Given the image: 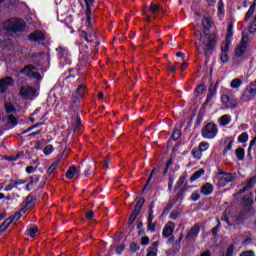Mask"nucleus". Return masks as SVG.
Returning <instances> with one entry per match:
<instances>
[{"label": "nucleus", "instance_id": "nucleus-3", "mask_svg": "<svg viewBox=\"0 0 256 256\" xmlns=\"http://www.w3.org/2000/svg\"><path fill=\"white\" fill-rule=\"evenodd\" d=\"M24 27L25 21H23V19L17 18H11L7 20L3 25L5 31H22Z\"/></svg>", "mask_w": 256, "mask_h": 256}, {"label": "nucleus", "instance_id": "nucleus-17", "mask_svg": "<svg viewBox=\"0 0 256 256\" xmlns=\"http://www.w3.org/2000/svg\"><path fill=\"white\" fill-rule=\"evenodd\" d=\"M255 7H256V3L254 2L248 9L246 16L244 18V21L247 23V21H249V19H251L253 17V13H255Z\"/></svg>", "mask_w": 256, "mask_h": 256}, {"label": "nucleus", "instance_id": "nucleus-37", "mask_svg": "<svg viewBox=\"0 0 256 256\" xmlns=\"http://www.w3.org/2000/svg\"><path fill=\"white\" fill-rule=\"evenodd\" d=\"M139 215V212H135L133 211V213L131 214L129 221H128V225H133V223L135 222V220L137 219V216Z\"/></svg>", "mask_w": 256, "mask_h": 256}, {"label": "nucleus", "instance_id": "nucleus-20", "mask_svg": "<svg viewBox=\"0 0 256 256\" xmlns=\"http://www.w3.org/2000/svg\"><path fill=\"white\" fill-rule=\"evenodd\" d=\"M58 52L59 58L60 59H67V55H69V51L63 47H59L56 49Z\"/></svg>", "mask_w": 256, "mask_h": 256}, {"label": "nucleus", "instance_id": "nucleus-60", "mask_svg": "<svg viewBox=\"0 0 256 256\" xmlns=\"http://www.w3.org/2000/svg\"><path fill=\"white\" fill-rule=\"evenodd\" d=\"M196 93H203V91H205V86L204 85H199L198 87H196L195 89Z\"/></svg>", "mask_w": 256, "mask_h": 256}, {"label": "nucleus", "instance_id": "nucleus-29", "mask_svg": "<svg viewBox=\"0 0 256 256\" xmlns=\"http://www.w3.org/2000/svg\"><path fill=\"white\" fill-rule=\"evenodd\" d=\"M13 223V218H7L1 225L0 231H5Z\"/></svg>", "mask_w": 256, "mask_h": 256}, {"label": "nucleus", "instance_id": "nucleus-59", "mask_svg": "<svg viewBox=\"0 0 256 256\" xmlns=\"http://www.w3.org/2000/svg\"><path fill=\"white\" fill-rule=\"evenodd\" d=\"M233 149V141H230L228 145L224 148V153H227V151H231Z\"/></svg>", "mask_w": 256, "mask_h": 256}, {"label": "nucleus", "instance_id": "nucleus-31", "mask_svg": "<svg viewBox=\"0 0 256 256\" xmlns=\"http://www.w3.org/2000/svg\"><path fill=\"white\" fill-rule=\"evenodd\" d=\"M238 141L239 143H247V141H249V134H247V132H243L238 136Z\"/></svg>", "mask_w": 256, "mask_h": 256}, {"label": "nucleus", "instance_id": "nucleus-38", "mask_svg": "<svg viewBox=\"0 0 256 256\" xmlns=\"http://www.w3.org/2000/svg\"><path fill=\"white\" fill-rule=\"evenodd\" d=\"M6 113H14L15 106L12 103L5 104Z\"/></svg>", "mask_w": 256, "mask_h": 256}, {"label": "nucleus", "instance_id": "nucleus-9", "mask_svg": "<svg viewBox=\"0 0 256 256\" xmlns=\"http://www.w3.org/2000/svg\"><path fill=\"white\" fill-rule=\"evenodd\" d=\"M13 85H15V80L11 76L0 79V93H5Z\"/></svg>", "mask_w": 256, "mask_h": 256}, {"label": "nucleus", "instance_id": "nucleus-42", "mask_svg": "<svg viewBox=\"0 0 256 256\" xmlns=\"http://www.w3.org/2000/svg\"><path fill=\"white\" fill-rule=\"evenodd\" d=\"M179 137H181V130L179 129H175L172 133V139L174 141H177L179 139Z\"/></svg>", "mask_w": 256, "mask_h": 256}, {"label": "nucleus", "instance_id": "nucleus-58", "mask_svg": "<svg viewBox=\"0 0 256 256\" xmlns=\"http://www.w3.org/2000/svg\"><path fill=\"white\" fill-rule=\"evenodd\" d=\"M15 182H13L12 184L10 185H7L5 188H4V191H12L13 189H15Z\"/></svg>", "mask_w": 256, "mask_h": 256}, {"label": "nucleus", "instance_id": "nucleus-43", "mask_svg": "<svg viewBox=\"0 0 256 256\" xmlns=\"http://www.w3.org/2000/svg\"><path fill=\"white\" fill-rule=\"evenodd\" d=\"M44 155H51L53 153V145H47L43 150Z\"/></svg>", "mask_w": 256, "mask_h": 256}, {"label": "nucleus", "instance_id": "nucleus-33", "mask_svg": "<svg viewBox=\"0 0 256 256\" xmlns=\"http://www.w3.org/2000/svg\"><path fill=\"white\" fill-rule=\"evenodd\" d=\"M35 183H39V177H36V179H31V181L26 185V190L31 191V189L35 187Z\"/></svg>", "mask_w": 256, "mask_h": 256}, {"label": "nucleus", "instance_id": "nucleus-16", "mask_svg": "<svg viewBox=\"0 0 256 256\" xmlns=\"http://www.w3.org/2000/svg\"><path fill=\"white\" fill-rule=\"evenodd\" d=\"M171 226H165L163 231H162V235L163 237H171V235H173V229H175V223L170 222Z\"/></svg>", "mask_w": 256, "mask_h": 256}, {"label": "nucleus", "instance_id": "nucleus-48", "mask_svg": "<svg viewBox=\"0 0 256 256\" xmlns=\"http://www.w3.org/2000/svg\"><path fill=\"white\" fill-rule=\"evenodd\" d=\"M191 201H199L201 199V195L199 192H193L190 196Z\"/></svg>", "mask_w": 256, "mask_h": 256}, {"label": "nucleus", "instance_id": "nucleus-51", "mask_svg": "<svg viewBox=\"0 0 256 256\" xmlns=\"http://www.w3.org/2000/svg\"><path fill=\"white\" fill-rule=\"evenodd\" d=\"M23 217V214L21 212H17L13 216L9 217L8 219H12V221H19V219Z\"/></svg>", "mask_w": 256, "mask_h": 256}, {"label": "nucleus", "instance_id": "nucleus-54", "mask_svg": "<svg viewBox=\"0 0 256 256\" xmlns=\"http://www.w3.org/2000/svg\"><path fill=\"white\" fill-rule=\"evenodd\" d=\"M148 231H151V233H155V231H156L155 223L148 222Z\"/></svg>", "mask_w": 256, "mask_h": 256}, {"label": "nucleus", "instance_id": "nucleus-41", "mask_svg": "<svg viewBox=\"0 0 256 256\" xmlns=\"http://www.w3.org/2000/svg\"><path fill=\"white\" fill-rule=\"evenodd\" d=\"M153 207L154 204H151L148 212V223H152L153 219H155V217L153 216Z\"/></svg>", "mask_w": 256, "mask_h": 256}, {"label": "nucleus", "instance_id": "nucleus-22", "mask_svg": "<svg viewBox=\"0 0 256 256\" xmlns=\"http://www.w3.org/2000/svg\"><path fill=\"white\" fill-rule=\"evenodd\" d=\"M229 47H231V39L226 38V40L222 43L221 46L222 53H227L229 51Z\"/></svg>", "mask_w": 256, "mask_h": 256}, {"label": "nucleus", "instance_id": "nucleus-63", "mask_svg": "<svg viewBox=\"0 0 256 256\" xmlns=\"http://www.w3.org/2000/svg\"><path fill=\"white\" fill-rule=\"evenodd\" d=\"M240 256H255V254L252 251H246L243 252Z\"/></svg>", "mask_w": 256, "mask_h": 256}, {"label": "nucleus", "instance_id": "nucleus-26", "mask_svg": "<svg viewBox=\"0 0 256 256\" xmlns=\"http://www.w3.org/2000/svg\"><path fill=\"white\" fill-rule=\"evenodd\" d=\"M242 84H243V81H241V79L239 78H236L231 81L230 87H232V89H239Z\"/></svg>", "mask_w": 256, "mask_h": 256}, {"label": "nucleus", "instance_id": "nucleus-49", "mask_svg": "<svg viewBox=\"0 0 256 256\" xmlns=\"http://www.w3.org/2000/svg\"><path fill=\"white\" fill-rule=\"evenodd\" d=\"M217 221V226L212 229V234L214 235V237L217 236V233H219V229L221 228V221H219V219H217Z\"/></svg>", "mask_w": 256, "mask_h": 256}, {"label": "nucleus", "instance_id": "nucleus-21", "mask_svg": "<svg viewBox=\"0 0 256 256\" xmlns=\"http://www.w3.org/2000/svg\"><path fill=\"white\" fill-rule=\"evenodd\" d=\"M235 155H236L238 161H244L245 160V149H243V148L236 149Z\"/></svg>", "mask_w": 256, "mask_h": 256}, {"label": "nucleus", "instance_id": "nucleus-55", "mask_svg": "<svg viewBox=\"0 0 256 256\" xmlns=\"http://www.w3.org/2000/svg\"><path fill=\"white\" fill-rule=\"evenodd\" d=\"M224 7H225V4H223V0H220V1L218 2V12H219V13H223V12H224V11H223Z\"/></svg>", "mask_w": 256, "mask_h": 256}, {"label": "nucleus", "instance_id": "nucleus-30", "mask_svg": "<svg viewBox=\"0 0 256 256\" xmlns=\"http://www.w3.org/2000/svg\"><path fill=\"white\" fill-rule=\"evenodd\" d=\"M202 25H203L204 29H206V31H209V29H211V27H212L211 20L207 17H204L202 19Z\"/></svg>", "mask_w": 256, "mask_h": 256}, {"label": "nucleus", "instance_id": "nucleus-14", "mask_svg": "<svg viewBox=\"0 0 256 256\" xmlns=\"http://www.w3.org/2000/svg\"><path fill=\"white\" fill-rule=\"evenodd\" d=\"M231 121H232L231 115L225 114L219 118L218 123L220 127H227V125L231 124Z\"/></svg>", "mask_w": 256, "mask_h": 256}, {"label": "nucleus", "instance_id": "nucleus-34", "mask_svg": "<svg viewBox=\"0 0 256 256\" xmlns=\"http://www.w3.org/2000/svg\"><path fill=\"white\" fill-rule=\"evenodd\" d=\"M198 149L200 150V152L205 153V151H207V149H209V143L201 142L198 146Z\"/></svg>", "mask_w": 256, "mask_h": 256}, {"label": "nucleus", "instance_id": "nucleus-4", "mask_svg": "<svg viewBox=\"0 0 256 256\" xmlns=\"http://www.w3.org/2000/svg\"><path fill=\"white\" fill-rule=\"evenodd\" d=\"M219 133V127L216 124L208 123L201 130L204 139H215Z\"/></svg>", "mask_w": 256, "mask_h": 256}, {"label": "nucleus", "instance_id": "nucleus-1", "mask_svg": "<svg viewBox=\"0 0 256 256\" xmlns=\"http://www.w3.org/2000/svg\"><path fill=\"white\" fill-rule=\"evenodd\" d=\"M215 45H217V36L215 34L207 33H204V35L200 37L199 44L196 43L199 53H203L205 57H209L211 55L208 53L215 49Z\"/></svg>", "mask_w": 256, "mask_h": 256}, {"label": "nucleus", "instance_id": "nucleus-12", "mask_svg": "<svg viewBox=\"0 0 256 256\" xmlns=\"http://www.w3.org/2000/svg\"><path fill=\"white\" fill-rule=\"evenodd\" d=\"M85 5H86V17H87V23L89 25V27L91 26V5H93V3H95L94 0H84Z\"/></svg>", "mask_w": 256, "mask_h": 256}, {"label": "nucleus", "instance_id": "nucleus-61", "mask_svg": "<svg viewBox=\"0 0 256 256\" xmlns=\"http://www.w3.org/2000/svg\"><path fill=\"white\" fill-rule=\"evenodd\" d=\"M26 203H27V205H33V196L28 195L26 197Z\"/></svg>", "mask_w": 256, "mask_h": 256}, {"label": "nucleus", "instance_id": "nucleus-50", "mask_svg": "<svg viewBox=\"0 0 256 256\" xmlns=\"http://www.w3.org/2000/svg\"><path fill=\"white\" fill-rule=\"evenodd\" d=\"M179 211H172V213L170 214V219L172 221H177V219H179Z\"/></svg>", "mask_w": 256, "mask_h": 256}, {"label": "nucleus", "instance_id": "nucleus-5", "mask_svg": "<svg viewBox=\"0 0 256 256\" xmlns=\"http://www.w3.org/2000/svg\"><path fill=\"white\" fill-rule=\"evenodd\" d=\"M20 73H23L26 77H29L30 79H36V81H41V79H43L41 77V74L37 73V67L33 65H27L20 71Z\"/></svg>", "mask_w": 256, "mask_h": 256}, {"label": "nucleus", "instance_id": "nucleus-47", "mask_svg": "<svg viewBox=\"0 0 256 256\" xmlns=\"http://www.w3.org/2000/svg\"><path fill=\"white\" fill-rule=\"evenodd\" d=\"M8 123H10V125H13L15 127V125H17V123L19 122L17 121V118H15V116L10 115L8 117Z\"/></svg>", "mask_w": 256, "mask_h": 256}, {"label": "nucleus", "instance_id": "nucleus-13", "mask_svg": "<svg viewBox=\"0 0 256 256\" xmlns=\"http://www.w3.org/2000/svg\"><path fill=\"white\" fill-rule=\"evenodd\" d=\"M256 184V176L250 178L244 185L242 189H240L239 193H245V191H249V189H253Z\"/></svg>", "mask_w": 256, "mask_h": 256}, {"label": "nucleus", "instance_id": "nucleus-62", "mask_svg": "<svg viewBox=\"0 0 256 256\" xmlns=\"http://www.w3.org/2000/svg\"><path fill=\"white\" fill-rule=\"evenodd\" d=\"M142 245H149V237L147 236L142 237Z\"/></svg>", "mask_w": 256, "mask_h": 256}, {"label": "nucleus", "instance_id": "nucleus-44", "mask_svg": "<svg viewBox=\"0 0 256 256\" xmlns=\"http://www.w3.org/2000/svg\"><path fill=\"white\" fill-rule=\"evenodd\" d=\"M220 61L222 63H227V61H229V55L227 54V52H222L220 55Z\"/></svg>", "mask_w": 256, "mask_h": 256}, {"label": "nucleus", "instance_id": "nucleus-15", "mask_svg": "<svg viewBox=\"0 0 256 256\" xmlns=\"http://www.w3.org/2000/svg\"><path fill=\"white\" fill-rule=\"evenodd\" d=\"M213 184L211 183H206L204 185H202V187L200 188V193L202 195H211V193H213Z\"/></svg>", "mask_w": 256, "mask_h": 256}, {"label": "nucleus", "instance_id": "nucleus-11", "mask_svg": "<svg viewBox=\"0 0 256 256\" xmlns=\"http://www.w3.org/2000/svg\"><path fill=\"white\" fill-rule=\"evenodd\" d=\"M29 41L39 42L45 39V34L42 31L36 30L28 37Z\"/></svg>", "mask_w": 256, "mask_h": 256}, {"label": "nucleus", "instance_id": "nucleus-64", "mask_svg": "<svg viewBox=\"0 0 256 256\" xmlns=\"http://www.w3.org/2000/svg\"><path fill=\"white\" fill-rule=\"evenodd\" d=\"M157 253L156 251L154 250H148V253L146 254V256H157Z\"/></svg>", "mask_w": 256, "mask_h": 256}, {"label": "nucleus", "instance_id": "nucleus-45", "mask_svg": "<svg viewBox=\"0 0 256 256\" xmlns=\"http://www.w3.org/2000/svg\"><path fill=\"white\" fill-rule=\"evenodd\" d=\"M159 241H155L152 243V245L148 248V250L150 251H156L158 252L159 251Z\"/></svg>", "mask_w": 256, "mask_h": 256}, {"label": "nucleus", "instance_id": "nucleus-36", "mask_svg": "<svg viewBox=\"0 0 256 256\" xmlns=\"http://www.w3.org/2000/svg\"><path fill=\"white\" fill-rule=\"evenodd\" d=\"M249 33H252V34L256 33V14L254 16V20L249 26Z\"/></svg>", "mask_w": 256, "mask_h": 256}, {"label": "nucleus", "instance_id": "nucleus-53", "mask_svg": "<svg viewBox=\"0 0 256 256\" xmlns=\"http://www.w3.org/2000/svg\"><path fill=\"white\" fill-rule=\"evenodd\" d=\"M233 251H235V246L230 245L226 251L225 256H233Z\"/></svg>", "mask_w": 256, "mask_h": 256}, {"label": "nucleus", "instance_id": "nucleus-25", "mask_svg": "<svg viewBox=\"0 0 256 256\" xmlns=\"http://www.w3.org/2000/svg\"><path fill=\"white\" fill-rule=\"evenodd\" d=\"M161 5H157V4H151L148 11L149 13H152V15H155V13H159V11H161Z\"/></svg>", "mask_w": 256, "mask_h": 256}, {"label": "nucleus", "instance_id": "nucleus-56", "mask_svg": "<svg viewBox=\"0 0 256 256\" xmlns=\"http://www.w3.org/2000/svg\"><path fill=\"white\" fill-rule=\"evenodd\" d=\"M123 251H125V245H123V244L116 248V253L118 255H121V253H123Z\"/></svg>", "mask_w": 256, "mask_h": 256}, {"label": "nucleus", "instance_id": "nucleus-7", "mask_svg": "<svg viewBox=\"0 0 256 256\" xmlns=\"http://www.w3.org/2000/svg\"><path fill=\"white\" fill-rule=\"evenodd\" d=\"M247 43H249V36L243 35L240 44L235 49V57H243L245 55Z\"/></svg>", "mask_w": 256, "mask_h": 256}, {"label": "nucleus", "instance_id": "nucleus-23", "mask_svg": "<svg viewBox=\"0 0 256 256\" xmlns=\"http://www.w3.org/2000/svg\"><path fill=\"white\" fill-rule=\"evenodd\" d=\"M191 155L194 157V159H197L198 161L199 159H201V157H203V153L199 148H193L191 151Z\"/></svg>", "mask_w": 256, "mask_h": 256}, {"label": "nucleus", "instance_id": "nucleus-8", "mask_svg": "<svg viewBox=\"0 0 256 256\" xmlns=\"http://www.w3.org/2000/svg\"><path fill=\"white\" fill-rule=\"evenodd\" d=\"M221 101L225 107V109H236L239 106V102L237 99L233 97H229L227 94H223L221 97Z\"/></svg>", "mask_w": 256, "mask_h": 256}, {"label": "nucleus", "instance_id": "nucleus-52", "mask_svg": "<svg viewBox=\"0 0 256 256\" xmlns=\"http://www.w3.org/2000/svg\"><path fill=\"white\" fill-rule=\"evenodd\" d=\"M157 168H154L152 170V172L150 173L149 177H148V182L146 183V185L144 186V189H147V185H149V183L151 182V179H153V175L156 173Z\"/></svg>", "mask_w": 256, "mask_h": 256}, {"label": "nucleus", "instance_id": "nucleus-27", "mask_svg": "<svg viewBox=\"0 0 256 256\" xmlns=\"http://www.w3.org/2000/svg\"><path fill=\"white\" fill-rule=\"evenodd\" d=\"M203 175H205V170L200 169L198 171H196L192 176H191V181H197V179H199L200 177H203Z\"/></svg>", "mask_w": 256, "mask_h": 256}, {"label": "nucleus", "instance_id": "nucleus-32", "mask_svg": "<svg viewBox=\"0 0 256 256\" xmlns=\"http://www.w3.org/2000/svg\"><path fill=\"white\" fill-rule=\"evenodd\" d=\"M145 203V198H140L139 201L136 204V207L134 211L136 213H141V208L143 207V204Z\"/></svg>", "mask_w": 256, "mask_h": 256}, {"label": "nucleus", "instance_id": "nucleus-46", "mask_svg": "<svg viewBox=\"0 0 256 256\" xmlns=\"http://www.w3.org/2000/svg\"><path fill=\"white\" fill-rule=\"evenodd\" d=\"M233 37V24H229L226 39H231Z\"/></svg>", "mask_w": 256, "mask_h": 256}, {"label": "nucleus", "instance_id": "nucleus-2", "mask_svg": "<svg viewBox=\"0 0 256 256\" xmlns=\"http://www.w3.org/2000/svg\"><path fill=\"white\" fill-rule=\"evenodd\" d=\"M236 180H237L236 173L219 172L214 179V183L218 187H226V185H229V183H233V181H236Z\"/></svg>", "mask_w": 256, "mask_h": 256}, {"label": "nucleus", "instance_id": "nucleus-19", "mask_svg": "<svg viewBox=\"0 0 256 256\" xmlns=\"http://www.w3.org/2000/svg\"><path fill=\"white\" fill-rule=\"evenodd\" d=\"M242 203H243L245 209L247 211H249V209H251V206L253 205V200L251 198L247 197V196H244L242 198Z\"/></svg>", "mask_w": 256, "mask_h": 256}, {"label": "nucleus", "instance_id": "nucleus-40", "mask_svg": "<svg viewBox=\"0 0 256 256\" xmlns=\"http://www.w3.org/2000/svg\"><path fill=\"white\" fill-rule=\"evenodd\" d=\"M82 35L84 36L85 41H88L89 43H91L93 39H96L95 34H90L89 36H87V32H82Z\"/></svg>", "mask_w": 256, "mask_h": 256}, {"label": "nucleus", "instance_id": "nucleus-35", "mask_svg": "<svg viewBox=\"0 0 256 256\" xmlns=\"http://www.w3.org/2000/svg\"><path fill=\"white\" fill-rule=\"evenodd\" d=\"M37 231H39V228H37V227H32V228H29V229L27 230V233H28V235H30V237L35 238L36 235H37Z\"/></svg>", "mask_w": 256, "mask_h": 256}, {"label": "nucleus", "instance_id": "nucleus-6", "mask_svg": "<svg viewBox=\"0 0 256 256\" xmlns=\"http://www.w3.org/2000/svg\"><path fill=\"white\" fill-rule=\"evenodd\" d=\"M35 93H37V90L27 84L20 86L19 95L23 99H33Z\"/></svg>", "mask_w": 256, "mask_h": 256}, {"label": "nucleus", "instance_id": "nucleus-39", "mask_svg": "<svg viewBox=\"0 0 256 256\" xmlns=\"http://www.w3.org/2000/svg\"><path fill=\"white\" fill-rule=\"evenodd\" d=\"M139 249H141V246H139V244H137V243H135V242H132V243L130 244V251H131L132 253H135V252L139 251Z\"/></svg>", "mask_w": 256, "mask_h": 256}, {"label": "nucleus", "instance_id": "nucleus-10", "mask_svg": "<svg viewBox=\"0 0 256 256\" xmlns=\"http://www.w3.org/2000/svg\"><path fill=\"white\" fill-rule=\"evenodd\" d=\"M199 231H201V227L199 224H195L187 233L186 239L188 241H197V237H199Z\"/></svg>", "mask_w": 256, "mask_h": 256}, {"label": "nucleus", "instance_id": "nucleus-24", "mask_svg": "<svg viewBox=\"0 0 256 256\" xmlns=\"http://www.w3.org/2000/svg\"><path fill=\"white\" fill-rule=\"evenodd\" d=\"M76 173H77V168H75V166H71L69 170H67L66 172L67 179H73Z\"/></svg>", "mask_w": 256, "mask_h": 256}, {"label": "nucleus", "instance_id": "nucleus-28", "mask_svg": "<svg viewBox=\"0 0 256 256\" xmlns=\"http://www.w3.org/2000/svg\"><path fill=\"white\" fill-rule=\"evenodd\" d=\"M86 92H87V89H85V85L81 84L78 86L76 90V95L77 97H83Z\"/></svg>", "mask_w": 256, "mask_h": 256}, {"label": "nucleus", "instance_id": "nucleus-57", "mask_svg": "<svg viewBox=\"0 0 256 256\" xmlns=\"http://www.w3.org/2000/svg\"><path fill=\"white\" fill-rule=\"evenodd\" d=\"M36 168L33 166H28L26 167V173H28V175H31V173H35Z\"/></svg>", "mask_w": 256, "mask_h": 256}, {"label": "nucleus", "instance_id": "nucleus-18", "mask_svg": "<svg viewBox=\"0 0 256 256\" xmlns=\"http://www.w3.org/2000/svg\"><path fill=\"white\" fill-rule=\"evenodd\" d=\"M59 163L61 162L57 160L51 164V166L48 168V175H55V173H57V167H59Z\"/></svg>", "mask_w": 256, "mask_h": 256}]
</instances>
